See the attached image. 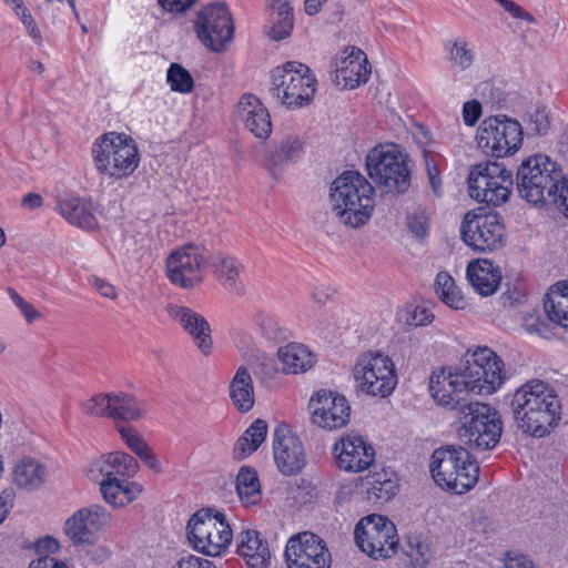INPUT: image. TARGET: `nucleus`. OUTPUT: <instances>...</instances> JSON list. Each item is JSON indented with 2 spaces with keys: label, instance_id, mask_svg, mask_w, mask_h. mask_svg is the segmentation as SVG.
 Masks as SVG:
<instances>
[{
  "label": "nucleus",
  "instance_id": "f704fd0d",
  "mask_svg": "<svg viewBox=\"0 0 568 568\" xmlns=\"http://www.w3.org/2000/svg\"><path fill=\"white\" fill-rule=\"evenodd\" d=\"M230 397L241 413L250 412L255 403L253 378L245 366L237 368L230 382Z\"/></svg>",
  "mask_w": 568,
  "mask_h": 568
},
{
  "label": "nucleus",
  "instance_id": "4d7b16f0",
  "mask_svg": "<svg viewBox=\"0 0 568 568\" xmlns=\"http://www.w3.org/2000/svg\"><path fill=\"white\" fill-rule=\"evenodd\" d=\"M139 458L143 462V464L150 468L155 474H161L163 471L162 464L156 456V454L148 447Z\"/></svg>",
  "mask_w": 568,
  "mask_h": 568
},
{
  "label": "nucleus",
  "instance_id": "5701e85b",
  "mask_svg": "<svg viewBox=\"0 0 568 568\" xmlns=\"http://www.w3.org/2000/svg\"><path fill=\"white\" fill-rule=\"evenodd\" d=\"M432 397L442 406L455 408L459 404V394L470 392V384L463 368L457 372L440 368L433 372L429 378Z\"/></svg>",
  "mask_w": 568,
  "mask_h": 568
},
{
  "label": "nucleus",
  "instance_id": "603ef678",
  "mask_svg": "<svg viewBox=\"0 0 568 568\" xmlns=\"http://www.w3.org/2000/svg\"><path fill=\"white\" fill-rule=\"evenodd\" d=\"M197 0H158L159 6L172 14H183L189 11Z\"/></svg>",
  "mask_w": 568,
  "mask_h": 568
},
{
  "label": "nucleus",
  "instance_id": "680f3d73",
  "mask_svg": "<svg viewBox=\"0 0 568 568\" xmlns=\"http://www.w3.org/2000/svg\"><path fill=\"white\" fill-rule=\"evenodd\" d=\"M29 568H69L65 564L59 562L55 558L43 556L32 560Z\"/></svg>",
  "mask_w": 568,
  "mask_h": 568
},
{
  "label": "nucleus",
  "instance_id": "864d4df0",
  "mask_svg": "<svg viewBox=\"0 0 568 568\" xmlns=\"http://www.w3.org/2000/svg\"><path fill=\"white\" fill-rule=\"evenodd\" d=\"M463 121L467 126H473L481 115V104L477 100H470L463 105Z\"/></svg>",
  "mask_w": 568,
  "mask_h": 568
},
{
  "label": "nucleus",
  "instance_id": "09e8293b",
  "mask_svg": "<svg viewBox=\"0 0 568 568\" xmlns=\"http://www.w3.org/2000/svg\"><path fill=\"white\" fill-rule=\"evenodd\" d=\"M450 62L459 70L468 69L474 62V52L464 40L455 41L449 49Z\"/></svg>",
  "mask_w": 568,
  "mask_h": 568
},
{
  "label": "nucleus",
  "instance_id": "f257e3e1",
  "mask_svg": "<svg viewBox=\"0 0 568 568\" xmlns=\"http://www.w3.org/2000/svg\"><path fill=\"white\" fill-rule=\"evenodd\" d=\"M518 429L535 437H544L561 419V400L555 388L541 379H529L511 395L509 403Z\"/></svg>",
  "mask_w": 568,
  "mask_h": 568
},
{
  "label": "nucleus",
  "instance_id": "9d476101",
  "mask_svg": "<svg viewBox=\"0 0 568 568\" xmlns=\"http://www.w3.org/2000/svg\"><path fill=\"white\" fill-rule=\"evenodd\" d=\"M187 538L192 547L205 555L216 557L230 546L233 535L224 514L212 509L196 511L187 523Z\"/></svg>",
  "mask_w": 568,
  "mask_h": 568
},
{
  "label": "nucleus",
  "instance_id": "cd10ccee",
  "mask_svg": "<svg viewBox=\"0 0 568 568\" xmlns=\"http://www.w3.org/2000/svg\"><path fill=\"white\" fill-rule=\"evenodd\" d=\"M466 276L469 284L481 296L494 294L501 281L500 268L489 260L470 262L466 268Z\"/></svg>",
  "mask_w": 568,
  "mask_h": 568
},
{
  "label": "nucleus",
  "instance_id": "a18cd8bd",
  "mask_svg": "<svg viewBox=\"0 0 568 568\" xmlns=\"http://www.w3.org/2000/svg\"><path fill=\"white\" fill-rule=\"evenodd\" d=\"M82 412L93 417L110 418L111 414V392L99 393L81 403Z\"/></svg>",
  "mask_w": 568,
  "mask_h": 568
},
{
  "label": "nucleus",
  "instance_id": "bf43d9fd",
  "mask_svg": "<svg viewBox=\"0 0 568 568\" xmlns=\"http://www.w3.org/2000/svg\"><path fill=\"white\" fill-rule=\"evenodd\" d=\"M92 285L103 297L114 300L118 296L116 288L103 278L94 277Z\"/></svg>",
  "mask_w": 568,
  "mask_h": 568
},
{
  "label": "nucleus",
  "instance_id": "4c0bfd02",
  "mask_svg": "<svg viewBox=\"0 0 568 568\" xmlns=\"http://www.w3.org/2000/svg\"><path fill=\"white\" fill-rule=\"evenodd\" d=\"M272 27L267 34L272 40L280 41L287 38L294 27L293 7L286 0H272Z\"/></svg>",
  "mask_w": 568,
  "mask_h": 568
},
{
  "label": "nucleus",
  "instance_id": "8fccbe9b",
  "mask_svg": "<svg viewBox=\"0 0 568 568\" xmlns=\"http://www.w3.org/2000/svg\"><path fill=\"white\" fill-rule=\"evenodd\" d=\"M527 133L530 135H545L550 128L548 113L545 109H536L528 114Z\"/></svg>",
  "mask_w": 568,
  "mask_h": 568
},
{
  "label": "nucleus",
  "instance_id": "bb28decb",
  "mask_svg": "<svg viewBox=\"0 0 568 568\" xmlns=\"http://www.w3.org/2000/svg\"><path fill=\"white\" fill-rule=\"evenodd\" d=\"M57 211L65 221L83 230L98 227L97 207L89 199L80 196L60 199L57 202Z\"/></svg>",
  "mask_w": 568,
  "mask_h": 568
},
{
  "label": "nucleus",
  "instance_id": "f03ea898",
  "mask_svg": "<svg viewBox=\"0 0 568 568\" xmlns=\"http://www.w3.org/2000/svg\"><path fill=\"white\" fill-rule=\"evenodd\" d=\"M373 185L358 172L345 171L331 186L332 212L342 224L357 229L366 224L374 210Z\"/></svg>",
  "mask_w": 568,
  "mask_h": 568
},
{
  "label": "nucleus",
  "instance_id": "72a5a7b5",
  "mask_svg": "<svg viewBox=\"0 0 568 568\" xmlns=\"http://www.w3.org/2000/svg\"><path fill=\"white\" fill-rule=\"evenodd\" d=\"M278 359L283 372L287 374H300L311 369L316 357L312 351L300 343H290L278 349Z\"/></svg>",
  "mask_w": 568,
  "mask_h": 568
},
{
  "label": "nucleus",
  "instance_id": "412c9836",
  "mask_svg": "<svg viewBox=\"0 0 568 568\" xmlns=\"http://www.w3.org/2000/svg\"><path fill=\"white\" fill-rule=\"evenodd\" d=\"M332 453L336 466L347 473L366 470L375 460V448L363 436L347 434L341 437L333 446Z\"/></svg>",
  "mask_w": 568,
  "mask_h": 568
},
{
  "label": "nucleus",
  "instance_id": "0eeeda50",
  "mask_svg": "<svg viewBox=\"0 0 568 568\" xmlns=\"http://www.w3.org/2000/svg\"><path fill=\"white\" fill-rule=\"evenodd\" d=\"M369 178L387 193L400 194L410 184L408 155L393 143L373 148L366 156Z\"/></svg>",
  "mask_w": 568,
  "mask_h": 568
},
{
  "label": "nucleus",
  "instance_id": "6ab92c4d",
  "mask_svg": "<svg viewBox=\"0 0 568 568\" xmlns=\"http://www.w3.org/2000/svg\"><path fill=\"white\" fill-rule=\"evenodd\" d=\"M312 422L324 429L345 427L351 417V406L345 396L326 389L316 392L311 398Z\"/></svg>",
  "mask_w": 568,
  "mask_h": 568
},
{
  "label": "nucleus",
  "instance_id": "20e7f679",
  "mask_svg": "<svg viewBox=\"0 0 568 568\" xmlns=\"http://www.w3.org/2000/svg\"><path fill=\"white\" fill-rule=\"evenodd\" d=\"M429 467L438 486L458 495L473 488L479 476V466L464 447L436 449Z\"/></svg>",
  "mask_w": 568,
  "mask_h": 568
},
{
  "label": "nucleus",
  "instance_id": "13d9d810",
  "mask_svg": "<svg viewBox=\"0 0 568 568\" xmlns=\"http://www.w3.org/2000/svg\"><path fill=\"white\" fill-rule=\"evenodd\" d=\"M434 318V315L426 307L416 306L413 311L409 320V324L415 326H422L429 324Z\"/></svg>",
  "mask_w": 568,
  "mask_h": 568
},
{
  "label": "nucleus",
  "instance_id": "58836bf2",
  "mask_svg": "<svg viewBox=\"0 0 568 568\" xmlns=\"http://www.w3.org/2000/svg\"><path fill=\"white\" fill-rule=\"evenodd\" d=\"M236 493L243 506L251 507L262 500L261 484L255 469L243 466L236 476Z\"/></svg>",
  "mask_w": 568,
  "mask_h": 568
},
{
  "label": "nucleus",
  "instance_id": "b1692460",
  "mask_svg": "<svg viewBox=\"0 0 568 568\" xmlns=\"http://www.w3.org/2000/svg\"><path fill=\"white\" fill-rule=\"evenodd\" d=\"M334 82L344 89H355L368 80L371 69L366 54L358 48H345L336 60Z\"/></svg>",
  "mask_w": 568,
  "mask_h": 568
},
{
  "label": "nucleus",
  "instance_id": "052dcab7",
  "mask_svg": "<svg viewBox=\"0 0 568 568\" xmlns=\"http://www.w3.org/2000/svg\"><path fill=\"white\" fill-rule=\"evenodd\" d=\"M426 170L429 179L430 186L436 194L440 193L442 181L437 164L433 160L426 159Z\"/></svg>",
  "mask_w": 568,
  "mask_h": 568
},
{
  "label": "nucleus",
  "instance_id": "4be33fe9",
  "mask_svg": "<svg viewBox=\"0 0 568 568\" xmlns=\"http://www.w3.org/2000/svg\"><path fill=\"white\" fill-rule=\"evenodd\" d=\"M273 453L276 466L284 475H294L305 465L302 442L286 425L277 426L274 432Z\"/></svg>",
  "mask_w": 568,
  "mask_h": 568
},
{
  "label": "nucleus",
  "instance_id": "2f4dec72",
  "mask_svg": "<svg viewBox=\"0 0 568 568\" xmlns=\"http://www.w3.org/2000/svg\"><path fill=\"white\" fill-rule=\"evenodd\" d=\"M104 500L113 507H123L135 500L143 487L136 481H125L118 477H105L100 484Z\"/></svg>",
  "mask_w": 568,
  "mask_h": 568
},
{
  "label": "nucleus",
  "instance_id": "a211bd4d",
  "mask_svg": "<svg viewBox=\"0 0 568 568\" xmlns=\"http://www.w3.org/2000/svg\"><path fill=\"white\" fill-rule=\"evenodd\" d=\"M285 558L288 568H329L331 566V554L326 545L310 531L288 539Z\"/></svg>",
  "mask_w": 568,
  "mask_h": 568
},
{
  "label": "nucleus",
  "instance_id": "5fc2aeb1",
  "mask_svg": "<svg viewBox=\"0 0 568 568\" xmlns=\"http://www.w3.org/2000/svg\"><path fill=\"white\" fill-rule=\"evenodd\" d=\"M172 568H219L215 562L197 557L194 555H189L186 557L181 558Z\"/></svg>",
  "mask_w": 568,
  "mask_h": 568
},
{
  "label": "nucleus",
  "instance_id": "774afa93",
  "mask_svg": "<svg viewBox=\"0 0 568 568\" xmlns=\"http://www.w3.org/2000/svg\"><path fill=\"white\" fill-rule=\"evenodd\" d=\"M19 311L29 324H32L41 316L40 313L29 302L19 308Z\"/></svg>",
  "mask_w": 568,
  "mask_h": 568
},
{
  "label": "nucleus",
  "instance_id": "6e6552de",
  "mask_svg": "<svg viewBox=\"0 0 568 568\" xmlns=\"http://www.w3.org/2000/svg\"><path fill=\"white\" fill-rule=\"evenodd\" d=\"M271 94L287 109L308 104L316 92V79L311 69L301 62L288 61L272 72Z\"/></svg>",
  "mask_w": 568,
  "mask_h": 568
},
{
  "label": "nucleus",
  "instance_id": "423d86ee",
  "mask_svg": "<svg viewBox=\"0 0 568 568\" xmlns=\"http://www.w3.org/2000/svg\"><path fill=\"white\" fill-rule=\"evenodd\" d=\"M458 437L477 450L494 448L500 438L503 424L498 412L488 404L471 402L458 407Z\"/></svg>",
  "mask_w": 568,
  "mask_h": 568
},
{
  "label": "nucleus",
  "instance_id": "393cba45",
  "mask_svg": "<svg viewBox=\"0 0 568 568\" xmlns=\"http://www.w3.org/2000/svg\"><path fill=\"white\" fill-rule=\"evenodd\" d=\"M169 317L176 322L194 341L199 349L210 354L212 349L211 328L207 321L190 307L169 303L165 306Z\"/></svg>",
  "mask_w": 568,
  "mask_h": 568
},
{
  "label": "nucleus",
  "instance_id": "37998d69",
  "mask_svg": "<svg viewBox=\"0 0 568 568\" xmlns=\"http://www.w3.org/2000/svg\"><path fill=\"white\" fill-rule=\"evenodd\" d=\"M303 144L297 138H288L281 142L270 156V170L273 173L276 166L295 159L302 152Z\"/></svg>",
  "mask_w": 568,
  "mask_h": 568
},
{
  "label": "nucleus",
  "instance_id": "473e14b6",
  "mask_svg": "<svg viewBox=\"0 0 568 568\" xmlns=\"http://www.w3.org/2000/svg\"><path fill=\"white\" fill-rule=\"evenodd\" d=\"M146 414L145 403L125 392H111L110 418L115 422H136Z\"/></svg>",
  "mask_w": 568,
  "mask_h": 568
},
{
  "label": "nucleus",
  "instance_id": "de8ad7c7",
  "mask_svg": "<svg viewBox=\"0 0 568 568\" xmlns=\"http://www.w3.org/2000/svg\"><path fill=\"white\" fill-rule=\"evenodd\" d=\"M405 552L415 568H425L432 557L428 544L418 538L408 539Z\"/></svg>",
  "mask_w": 568,
  "mask_h": 568
},
{
  "label": "nucleus",
  "instance_id": "ea45409f",
  "mask_svg": "<svg viewBox=\"0 0 568 568\" xmlns=\"http://www.w3.org/2000/svg\"><path fill=\"white\" fill-rule=\"evenodd\" d=\"M140 469L138 460L124 453L114 452L105 456L103 459L100 471L105 477H133Z\"/></svg>",
  "mask_w": 568,
  "mask_h": 568
},
{
  "label": "nucleus",
  "instance_id": "9b49d317",
  "mask_svg": "<svg viewBox=\"0 0 568 568\" xmlns=\"http://www.w3.org/2000/svg\"><path fill=\"white\" fill-rule=\"evenodd\" d=\"M513 174L504 164L483 162L468 174V192L477 202L499 206L509 200L513 190Z\"/></svg>",
  "mask_w": 568,
  "mask_h": 568
},
{
  "label": "nucleus",
  "instance_id": "6e6d98bb",
  "mask_svg": "<svg viewBox=\"0 0 568 568\" xmlns=\"http://www.w3.org/2000/svg\"><path fill=\"white\" fill-rule=\"evenodd\" d=\"M497 1L514 18L525 20L529 23L536 22V19L534 18V16L530 12H528L527 10H525L524 8H521L520 6H518L516 2H514L511 0H497Z\"/></svg>",
  "mask_w": 568,
  "mask_h": 568
},
{
  "label": "nucleus",
  "instance_id": "49530a36",
  "mask_svg": "<svg viewBox=\"0 0 568 568\" xmlns=\"http://www.w3.org/2000/svg\"><path fill=\"white\" fill-rule=\"evenodd\" d=\"M253 323L266 339L275 341L282 337V328L274 315L258 311L253 315Z\"/></svg>",
  "mask_w": 568,
  "mask_h": 568
},
{
  "label": "nucleus",
  "instance_id": "f8f14e48",
  "mask_svg": "<svg viewBox=\"0 0 568 568\" xmlns=\"http://www.w3.org/2000/svg\"><path fill=\"white\" fill-rule=\"evenodd\" d=\"M523 128L506 116L485 119L477 130V145L487 155L504 158L515 154L523 143Z\"/></svg>",
  "mask_w": 568,
  "mask_h": 568
},
{
  "label": "nucleus",
  "instance_id": "39448f33",
  "mask_svg": "<svg viewBox=\"0 0 568 568\" xmlns=\"http://www.w3.org/2000/svg\"><path fill=\"white\" fill-rule=\"evenodd\" d=\"M352 376L357 392L375 398L390 396L398 383L394 361L378 351L361 353L355 359Z\"/></svg>",
  "mask_w": 568,
  "mask_h": 568
},
{
  "label": "nucleus",
  "instance_id": "69168bd1",
  "mask_svg": "<svg viewBox=\"0 0 568 568\" xmlns=\"http://www.w3.org/2000/svg\"><path fill=\"white\" fill-rule=\"evenodd\" d=\"M328 0H304V11L308 16L317 14Z\"/></svg>",
  "mask_w": 568,
  "mask_h": 568
},
{
  "label": "nucleus",
  "instance_id": "e2e57ef3",
  "mask_svg": "<svg viewBox=\"0 0 568 568\" xmlns=\"http://www.w3.org/2000/svg\"><path fill=\"white\" fill-rule=\"evenodd\" d=\"M506 568H537L535 564L525 555L509 557L506 561Z\"/></svg>",
  "mask_w": 568,
  "mask_h": 568
},
{
  "label": "nucleus",
  "instance_id": "c756f323",
  "mask_svg": "<svg viewBox=\"0 0 568 568\" xmlns=\"http://www.w3.org/2000/svg\"><path fill=\"white\" fill-rule=\"evenodd\" d=\"M211 267L217 281L229 292L237 295L244 292V285L241 280L244 265L237 258L217 253L212 256Z\"/></svg>",
  "mask_w": 568,
  "mask_h": 568
},
{
  "label": "nucleus",
  "instance_id": "f3484780",
  "mask_svg": "<svg viewBox=\"0 0 568 568\" xmlns=\"http://www.w3.org/2000/svg\"><path fill=\"white\" fill-rule=\"evenodd\" d=\"M206 260L204 248L193 244L184 245L168 257V276L178 286L193 287L203 280V267Z\"/></svg>",
  "mask_w": 568,
  "mask_h": 568
},
{
  "label": "nucleus",
  "instance_id": "2eb2a0df",
  "mask_svg": "<svg viewBox=\"0 0 568 568\" xmlns=\"http://www.w3.org/2000/svg\"><path fill=\"white\" fill-rule=\"evenodd\" d=\"M194 30L206 49L222 52L233 39L234 22L224 4L214 3L197 12Z\"/></svg>",
  "mask_w": 568,
  "mask_h": 568
},
{
  "label": "nucleus",
  "instance_id": "a19ab883",
  "mask_svg": "<svg viewBox=\"0 0 568 568\" xmlns=\"http://www.w3.org/2000/svg\"><path fill=\"white\" fill-rule=\"evenodd\" d=\"M266 434V422L263 419H256L237 439L233 449L234 457L243 459L253 454L265 440Z\"/></svg>",
  "mask_w": 568,
  "mask_h": 568
},
{
  "label": "nucleus",
  "instance_id": "338daca9",
  "mask_svg": "<svg viewBox=\"0 0 568 568\" xmlns=\"http://www.w3.org/2000/svg\"><path fill=\"white\" fill-rule=\"evenodd\" d=\"M557 197L560 199V204L564 206L568 215V176L561 178Z\"/></svg>",
  "mask_w": 568,
  "mask_h": 568
},
{
  "label": "nucleus",
  "instance_id": "4468645a",
  "mask_svg": "<svg viewBox=\"0 0 568 568\" xmlns=\"http://www.w3.org/2000/svg\"><path fill=\"white\" fill-rule=\"evenodd\" d=\"M354 536L361 550L374 559L389 558L398 545L395 525L387 517L377 514L361 519Z\"/></svg>",
  "mask_w": 568,
  "mask_h": 568
},
{
  "label": "nucleus",
  "instance_id": "79ce46f5",
  "mask_svg": "<svg viewBox=\"0 0 568 568\" xmlns=\"http://www.w3.org/2000/svg\"><path fill=\"white\" fill-rule=\"evenodd\" d=\"M434 285L437 296L446 305L455 310H464L466 307V300L456 286L454 278L447 272H439Z\"/></svg>",
  "mask_w": 568,
  "mask_h": 568
},
{
  "label": "nucleus",
  "instance_id": "7c9ffc66",
  "mask_svg": "<svg viewBox=\"0 0 568 568\" xmlns=\"http://www.w3.org/2000/svg\"><path fill=\"white\" fill-rule=\"evenodd\" d=\"M48 476L47 466L29 456L18 459L12 468L13 483L26 490L38 489L45 483Z\"/></svg>",
  "mask_w": 568,
  "mask_h": 568
},
{
  "label": "nucleus",
  "instance_id": "3c124183",
  "mask_svg": "<svg viewBox=\"0 0 568 568\" xmlns=\"http://www.w3.org/2000/svg\"><path fill=\"white\" fill-rule=\"evenodd\" d=\"M116 428L121 439L138 457L149 447L136 429L128 426H118Z\"/></svg>",
  "mask_w": 568,
  "mask_h": 568
},
{
  "label": "nucleus",
  "instance_id": "e433bc0d",
  "mask_svg": "<svg viewBox=\"0 0 568 568\" xmlns=\"http://www.w3.org/2000/svg\"><path fill=\"white\" fill-rule=\"evenodd\" d=\"M545 312L548 318L568 328V282L562 281L550 287L545 301Z\"/></svg>",
  "mask_w": 568,
  "mask_h": 568
},
{
  "label": "nucleus",
  "instance_id": "aec40b11",
  "mask_svg": "<svg viewBox=\"0 0 568 568\" xmlns=\"http://www.w3.org/2000/svg\"><path fill=\"white\" fill-rule=\"evenodd\" d=\"M110 520V513L103 506L93 504L78 509L68 518L64 532L74 545L93 544Z\"/></svg>",
  "mask_w": 568,
  "mask_h": 568
},
{
  "label": "nucleus",
  "instance_id": "a878e982",
  "mask_svg": "<svg viewBox=\"0 0 568 568\" xmlns=\"http://www.w3.org/2000/svg\"><path fill=\"white\" fill-rule=\"evenodd\" d=\"M239 118L245 128L257 139H267L272 132V121L268 110L254 94L242 95L237 104Z\"/></svg>",
  "mask_w": 568,
  "mask_h": 568
},
{
  "label": "nucleus",
  "instance_id": "c03bdc74",
  "mask_svg": "<svg viewBox=\"0 0 568 568\" xmlns=\"http://www.w3.org/2000/svg\"><path fill=\"white\" fill-rule=\"evenodd\" d=\"M166 82L172 91L183 94L190 93L194 89V80L191 73L179 63H172L169 67Z\"/></svg>",
  "mask_w": 568,
  "mask_h": 568
},
{
  "label": "nucleus",
  "instance_id": "1a4fd4ad",
  "mask_svg": "<svg viewBox=\"0 0 568 568\" xmlns=\"http://www.w3.org/2000/svg\"><path fill=\"white\" fill-rule=\"evenodd\" d=\"M561 172L546 155H535L521 163L517 172V187L521 197L532 204L542 203L546 195L557 202Z\"/></svg>",
  "mask_w": 568,
  "mask_h": 568
},
{
  "label": "nucleus",
  "instance_id": "c85d7f7f",
  "mask_svg": "<svg viewBox=\"0 0 568 568\" xmlns=\"http://www.w3.org/2000/svg\"><path fill=\"white\" fill-rule=\"evenodd\" d=\"M237 554L250 568H267L270 566L268 545L256 530H245L240 534Z\"/></svg>",
  "mask_w": 568,
  "mask_h": 568
},
{
  "label": "nucleus",
  "instance_id": "c9c22d12",
  "mask_svg": "<svg viewBox=\"0 0 568 568\" xmlns=\"http://www.w3.org/2000/svg\"><path fill=\"white\" fill-rule=\"evenodd\" d=\"M367 499L374 503L390 500L398 490V479L395 471L382 469L365 478Z\"/></svg>",
  "mask_w": 568,
  "mask_h": 568
},
{
  "label": "nucleus",
  "instance_id": "ddd939ff",
  "mask_svg": "<svg viewBox=\"0 0 568 568\" xmlns=\"http://www.w3.org/2000/svg\"><path fill=\"white\" fill-rule=\"evenodd\" d=\"M474 395H490L505 382V367L501 358L488 347H477L465 355L463 368Z\"/></svg>",
  "mask_w": 568,
  "mask_h": 568
},
{
  "label": "nucleus",
  "instance_id": "0e129e2a",
  "mask_svg": "<svg viewBox=\"0 0 568 568\" xmlns=\"http://www.w3.org/2000/svg\"><path fill=\"white\" fill-rule=\"evenodd\" d=\"M43 199L37 193H29L22 199V206L26 209L34 210L42 205Z\"/></svg>",
  "mask_w": 568,
  "mask_h": 568
},
{
  "label": "nucleus",
  "instance_id": "dca6fc26",
  "mask_svg": "<svg viewBox=\"0 0 568 568\" xmlns=\"http://www.w3.org/2000/svg\"><path fill=\"white\" fill-rule=\"evenodd\" d=\"M464 242L475 251H494L503 245L505 227L497 214L467 212L460 225Z\"/></svg>",
  "mask_w": 568,
  "mask_h": 568
},
{
  "label": "nucleus",
  "instance_id": "7ed1b4c3",
  "mask_svg": "<svg viewBox=\"0 0 568 568\" xmlns=\"http://www.w3.org/2000/svg\"><path fill=\"white\" fill-rule=\"evenodd\" d=\"M91 154L98 173L110 179H125L140 164L136 143L124 133H104L93 142Z\"/></svg>",
  "mask_w": 568,
  "mask_h": 568
}]
</instances>
